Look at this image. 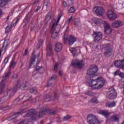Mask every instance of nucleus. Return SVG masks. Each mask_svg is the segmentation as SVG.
<instances>
[{"label": "nucleus", "mask_w": 124, "mask_h": 124, "mask_svg": "<svg viewBox=\"0 0 124 124\" xmlns=\"http://www.w3.org/2000/svg\"><path fill=\"white\" fill-rule=\"evenodd\" d=\"M57 79V76H54L50 78V79H48V82H50V81H55Z\"/></svg>", "instance_id": "43"}, {"label": "nucleus", "mask_w": 124, "mask_h": 124, "mask_svg": "<svg viewBox=\"0 0 124 124\" xmlns=\"http://www.w3.org/2000/svg\"><path fill=\"white\" fill-rule=\"evenodd\" d=\"M44 99L45 101H50L52 100V96L49 94H46L44 96Z\"/></svg>", "instance_id": "30"}, {"label": "nucleus", "mask_w": 124, "mask_h": 124, "mask_svg": "<svg viewBox=\"0 0 124 124\" xmlns=\"http://www.w3.org/2000/svg\"><path fill=\"white\" fill-rule=\"evenodd\" d=\"M41 66H37L36 67V70H39V69H40V68H41Z\"/></svg>", "instance_id": "54"}, {"label": "nucleus", "mask_w": 124, "mask_h": 124, "mask_svg": "<svg viewBox=\"0 0 124 124\" xmlns=\"http://www.w3.org/2000/svg\"><path fill=\"white\" fill-rule=\"evenodd\" d=\"M10 74H11V72L9 71L6 73L5 74V76L3 77V79L0 83V94H2L3 93L4 87L5 86V81H6V79H7V78L10 76Z\"/></svg>", "instance_id": "5"}, {"label": "nucleus", "mask_w": 124, "mask_h": 124, "mask_svg": "<svg viewBox=\"0 0 124 124\" xmlns=\"http://www.w3.org/2000/svg\"><path fill=\"white\" fill-rule=\"evenodd\" d=\"M87 123L89 124H100V122L96 118L93 117V115L89 114L87 117Z\"/></svg>", "instance_id": "8"}, {"label": "nucleus", "mask_w": 124, "mask_h": 124, "mask_svg": "<svg viewBox=\"0 0 124 124\" xmlns=\"http://www.w3.org/2000/svg\"><path fill=\"white\" fill-rule=\"evenodd\" d=\"M58 97H59V94L57 93H55L54 100H55V99H58Z\"/></svg>", "instance_id": "46"}, {"label": "nucleus", "mask_w": 124, "mask_h": 124, "mask_svg": "<svg viewBox=\"0 0 124 124\" xmlns=\"http://www.w3.org/2000/svg\"><path fill=\"white\" fill-rule=\"evenodd\" d=\"M110 120L112 122H116L117 121H119V118H118V117H117V116L114 115L112 117H111Z\"/></svg>", "instance_id": "33"}, {"label": "nucleus", "mask_w": 124, "mask_h": 124, "mask_svg": "<svg viewBox=\"0 0 124 124\" xmlns=\"http://www.w3.org/2000/svg\"><path fill=\"white\" fill-rule=\"evenodd\" d=\"M23 23L25 24V26H27L28 25V23H29V17L28 16H26L23 21Z\"/></svg>", "instance_id": "36"}, {"label": "nucleus", "mask_w": 124, "mask_h": 124, "mask_svg": "<svg viewBox=\"0 0 124 124\" xmlns=\"http://www.w3.org/2000/svg\"><path fill=\"white\" fill-rule=\"evenodd\" d=\"M72 19H73V17L72 16H70V17L66 21V25H69L70 24V22L72 21Z\"/></svg>", "instance_id": "35"}, {"label": "nucleus", "mask_w": 124, "mask_h": 124, "mask_svg": "<svg viewBox=\"0 0 124 124\" xmlns=\"http://www.w3.org/2000/svg\"><path fill=\"white\" fill-rule=\"evenodd\" d=\"M10 108V107H9V106H6V107H4L3 108H2V109L3 111H6V110H8V109H9Z\"/></svg>", "instance_id": "44"}, {"label": "nucleus", "mask_w": 124, "mask_h": 124, "mask_svg": "<svg viewBox=\"0 0 124 124\" xmlns=\"http://www.w3.org/2000/svg\"><path fill=\"white\" fill-rule=\"evenodd\" d=\"M57 110L50 109V108H42L40 111L36 113L35 109L32 108L27 110V109H21L19 111L14 114L13 115L8 118V121H11L16 119L20 115H23V118H28L27 119L23 120L17 124H30L31 121H35L37 119L42 118L45 115H56Z\"/></svg>", "instance_id": "1"}, {"label": "nucleus", "mask_w": 124, "mask_h": 124, "mask_svg": "<svg viewBox=\"0 0 124 124\" xmlns=\"http://www.w3.org/2000/svg\"><path fill=\"white\" fill-rule=\"evenodd\" d=\"M107 17L110 21H114L117 19V15L111 10H108L107 14Z\"/></svg>", "instance_id": "11"}, {"label": "nucleus", "mask_w": 124, "mask_h": 124, "mask_svg": "<svg viewBox=\"0 0 124 124\" xmlns=\"http://www.w3.org/2000/svg\"><path fill=\"white\" fill-rule=\"evenodd\" d=\"M122 124H124V121L122 123Z\"/></svg>", "instance_id": "64"}, {"label": "nucleus", "mask_w": 124, "mask_h": 124, "mask_svg": "<svg viewBox=\"0 0 124 124\" xmlns=\"http://www.w3.org/2000/svg\"><path fill=\"white\" fill-rule=\"evenodd\" d=\"M62 16V15L60 14L58 15L57 21L56 20V19H52L51 21L52 26L50 29V32H51V37L53 38V39H56V38L58 37V33H59V31H60V28H57V27H58V24H59V22H60Z\"/></svg>", "instance_id": "3"}, {"label": "nucleus", "mask_w": 124, "mask_h": 124, "mask_svg": "<svg viewBox=\"0 0 124 124\" xmlns=\"http://www.w3.org/2000/svg\"><path fill=\"white\" fill-rule=\"evenodd\" d=\"M108 98L109 99H114L117 96V92L114 88V87L111 86L108 88Z\"/></svg>", "instance_id": "6"}, {"label": "nucleus", "mask_w": 124, "mask_h": 124, "mask_svg": "<svg viewBox=\"0 0 124 124\" xmlns=\"http://www.w3.org/2000/svg\"><path fill=\"white\" fill-rule=\"evenodd\" d=\"M6 101V98H5V97H2L1 98H0V104H2V103H4Z\"/></svg>", "instance_id": "34"}, {"label": "nucleus", "mask_w": 124, "mask_h": 124, "mask_svg": "<svg viewBox=\"0 0 124 124\" xmlns=\"http://www.w3.org/2000/svg\"><path fill=\"white\" fill-rule=\"evenodd\" d=\"M120 73H121V72L119 70H117L116 72H115L114 76H117V75H119V76Z\"/></svg>", "instance_id": "48"}, {"label": "nucleus", "mask_w": 124, "mask_h": 124, "mask_svg": "<svg viewBox=\"0 0 124 124\" xmlns=\"http://www.w3.org/2000/svg\"><path fill=\"white\" fill-rule=\"evenodd\" d=\"M35 59H36V55H35V54H33V53L30 60L29 68H31V66L32 65V64H33V63L35 62Z\"/></svg>", "instance_id": "20"}, {"label": "nucleus", "mask_w": 124, "mask_h": 124, "mask_svg": "<svg viewBox=\"0 0 124 124\" xmlns=\"http://www.w3.org/2000/svg\"><path fill=\"white\" fill-rule=\"evenodd\" d=\"M51 85H52V83H49L48 82L47 83L46 86L47 87H50V86H51Z\"/></svg>", "instance_id": "56"}, {"label": "nucleus", "mask_w": 124, "mask_h": 124, "mask_svg": "<svg viewBox=\"0 0 124 124\" xmlns=\"http://www.w3.org/2000/svg\"><path fill=\"white\" fill-rule=\"evenodd\" d=\"M91 101L92 102V103H97L98 102L96 97H93L91 99Z\"/></svg>", "instance_id": "39"}, {"label": "nucleus", "mask_w": 124, "mask_h": 124, "mask_svg": "<svg viewBox=\"0 0 124 124\" xmlns=\"http://www.w3.org/2000/svg\"><path fill=\"white\" fill-rule=\"evenodd\" d=\"M9 44H10L9 40H5L4 42L3 43V45L2 46V50H5L7 46L9 45Z\"/></svg>", "instance_id": "23"}, {"label": "nucleus", "mask_w": 124, "mask_h": 124, "mask_svg": "<svg viewBox=\"0 0 124 124\" xmlns=\"http://www.w3.org/2000/svg\"><path fill=\"white\" fill-rule=\"evenodd\" d=\"M43 42H44V40H43V39H41L39 40V46L38 47V49L40 48V46H42V45H43Z\"/></svg>", "instance_id": "38"}, {"label": "nucleus", "mask_w": 124, "mask_h": 124, "mask_svg": "<svg viewBox=\"0 0 124 124\" xmlns=\"http://www.w3.org/2000/svg\"><path fill=\"white\" fill-rule=\"evenodd\" d=\"M74 25L76 28H79L82 26V23L79 19H75L74 21Z\"/></svg>", "instance_id": "22"}, {"label": "nucleus", "mask_w": 124, "mask_h": 124, "mask_svg": "<svg viewBox=\"0 0 124 124\" xmlns=\"http://www.w3.org/2000/svg\"><path fill=\"white\" fill-rule=\"evenodd\" d=\"M18 77V75L16 74H14L13 76H12V79H16Z\"/></svg>", "instance_id": "51"}, {"label": "nucleus", "mask_w": 124, "mask_h": 124, "mask_svg": "<svg viewBox=\"0 0 124 124\" xmlns=\"http://www.w3.org/2000/svg\"><path fill=\"white\" fill-rule=\"evenodd\" d=\"M58 66H59V63H56L54 65V70L55 71H57L58 70Z\"/></svg>", "instance_id": "47"}, {"label": "nucleus", "mask_w": 124, "mask_h": 124, "mask_svg": "<svg viewBox=\"0 0 124 124\" xmlns=\"http://www.w3.org/2000/svg\"><path fill=\"white\" fill-rule=\"evenodd\" d=\"M69 50H70V51L71 52V53H72L73 56L74 57H75V56H76L77 49H76V48H75V47H71Z\"/></svg>", "instance_id": "26"}, {"label": "nucleus", "mask_w": 124, "mask_h": 124, "mask_svg": "<svg viewBox=\"0 0 124 124\" xmlns=\"http://www.w3.org/2000/svg\"><path fill=\"white\" fill-rule=\"evenodd\" d=\"M12 29V23H10L8 24L7 26L5 29L6 33H8L10 31H11V29Z\"/></svg>", "instance_id": "24"}, {"label": "nucleus", "mask_w": 124, "mask_h": 124, "mask_svg": "<svg viewBox=\"0 0 124 124\" xmlns=\"http://www.w3.org/2000/svg\"><path fill=\"white\" fill-rule=\"evenodd\" d=\"M93 21L94 22V24H95V25H98L101 23L102 20L97 17H94L93 18Z\"/></svg>", "instance_id": "27"}, {"label": "nucleus", "mask_w": 124, "mask_h": 124, "mask_svg": "<svg viewBox=\"0 0 124 124\" xmlns=\"http://www.w3.org/2000/svg\"><path fill=\"white\" fill-rule=\"evenodd\" d=\"M71 65L73 66V67H75L76 68H78L79 69L83 68V67L84 66L83 61H79L77 59L71 62Z\"/></svg>", "instance_id": "7"}, {"label": "nucleus", "mask_w": 124, "mask_h": 124, "mask_svg": "<svg viewBox=\"0 0 124 124\" xmlns=\"http://www.w3.org/2000/svg\"><path fill=\"white\" fill-rule=\"evenodd\" d=\"M119 76L121 77V78H124V74L120 72Z\"/></svg>", "instance_id": "53"}, {"label": "nucleus", "mask_w": 124, "mask_h": 124, "mask_svg": "<svg viewBox=\"0 0 124 124\" xmlns=\"http://www.w3.org/2000/svg\"><path fill=\"white\" fill-rule=\"evenodd\" d=\"M62 45L60 43H58L55 45V52H59L62 51Z\"/></svg>", "instance_id": "17"}, {"label": "nucleus", "mask_w": 124, "mask_h": 124, "mask_svg": "<svg viewBox=\"0 0 124 124\" xmlns=\"http://www.w3.org/2000/svg\"><path fill=\"white\" fill-rule=\"evenodd\" d=\"M124 25V22L121 20H117L112 23V27L113 28H119V27H122Z\"/></svg>", "instance_id": "15"}, {"label": "nucleus", "mask_w": 124, "mask_h": 124, "mask_svg": "<svg viewBox=\"0 0 124 124\" xmlns=\"http://www.w3.org/2000/svg\"><path fill=\"white\" fill-rule=\"evenodd\" d=\"M46 56H51L53 53L52 52V46L50 45H47L46 46Z\"/></svg>", "instance_id": "21"}, {"label": "nucleus", "mask_w": 124, "mask_h": 124, "mask_svg": "<svg viewBox=\"0 0 124 124\" xmlns=\"http://www.w3.org/2000/svg\"><path fill=\"white\" fill-rule=\"evenodd\" d=\"M11 0H0V7H3L6 4H7Z\"/></svg>", "instance_id": "25"}, {"label": "nucleus", "mask_w": 124, "mask_h": 124, "mask_svg": "<svg viewBox=\"0 0 124 124\" xmlns=\"http://www.w3.org/2000/svg\"><path fill=\"white\" fill-rule=\"evenodd\" d=\"M93 36L95 41H99L102 38V33L100 32L93 31Z\"/></svg>", "instance_id": "13"}, {"label": "nucleus", "mask_w": 124, "mask_h": 124, "mask_svg": "<svg viewBox=\"0 0 124 124\" xmlns=\"http://www.w3.org/2000/svg\"><path fill=\"white\" fill-rule=\"evenodd\" d=\"M44 123V121L42 120V121H41V122H40V124H43Z\"/></svg>", "instance_id": "58"}, {"label": "nucleus", "mask_w": 124, "mask_h": 124, "mask_svg": "<svg viewBox=\"0 0 124 124\" xmlns=\"http://www.w3.org/2000/svg\"><path fill=\"white\" fill-rule=\"evenodd\" d=\"M30 93H34V94H36V93H37V89L35 87H33L30 90Z\"/></svg>", "instance_id": "31"}, {"label": "nucleus", "mask_w": 124, "mask_h": 124, "mask_svg": "<svg viewBox=\"0 0 124 124\" xmlns=\"http://www.w3.org/2000/svg\"><path fill=\"white\" fill-rule=\"evenodd\" d=\"M100 115L104 116L106 118H108V116L110 115V112H108V111L105 110H101L98 112Z\"/></svg>", "instance_id": "19"}, {"label": "nucleus", "mask_w": 124, "mask_h": 124, "mask_svg": "<svg viewBox=\"0 0 124 124\" xmlns=\"http://www.w3.org/2000/svg\"><path fill=\"white\" fill-rule=\"evenodd\" d=\"M10 58H11V55L9 54L7 55V56L4 59L3 62L4 63H5V64H6L8 62H9V60H10Z\"/></svg>", "instance_id": "28"}, {"label": "nucleus", "mask_w": 124, "mask_h": 124, "mask_svg": "<svg viewBox=\"0 0 124 124\" xmlns=\"http://www.w3.org/2000/svg\"><path fill=\"white\" fill-rule=\"evenodd\" d=\"M16 64L17 62H16V61H15V60L14 59H12L10 62L8 70L10 71L11 69H14Z\"/></svg>", "instance_id": "16"}, {"label": "nucleus", "mask_w": 124, "mask_h": 124, "mask_svg": "<svg viewBox=\"0 0 124 124\" xmlns=\"http://www.w3.org/2000/svg\"><path fill=\"white\" fill-rule=\"evenodd\" d=\"M116 106V103L115 102H112L110 103H108L106 104V107H108V108H111V107H115Z\"/></svg>", "instance_id": "29"}, {"label": "nucleus", "mask_w": 124, "mask_h": 124, "mask_svg": "<svg viewBox=\"0 0 124 124\" xmlns=\"http://www.w3.org/2000/svg\"><path fill=\"white\" fill-rule=\"evenodd\" d=\"M2 52V50L0 51V58L1 57V52Z\"/></svg>", "instance_id": "59"}, {"label": "nucleus", "mask_w": 124, "mask_h": 124, "mask_svg": "<svg viewBox=\"0 0 124 124\" xmlns=\"http://www.w3.org/2000/svg\"><path fill=\"white\" fill-rule=\"evenodd\" d=\"M29 54L28 49H25V51L24 54H23V56H27Z\"/></svg>", "instance_id": "52"}, {"label": "nucleus", "mask_w": 124, "mask_h": 124, "mask_svg": "<svg viewBox=\"0 0 124 124\" xmlns=\"http://www.w3.org/2000/svg\"><path fill=\"white\" fill-rule=\"evenodd\" d=\"M93 11L97 16H102L104 14V8L102 7H94Z\"/></svg>", "instance_id": "9"}, {"label": "nucleus", "mask_w": 124, "mask_h": 124, "mask_svg": "<svg viewBox=\"0 0 124 124\" xmlns=\"http://www.w3.org/2000/svg\"><path fill=\"white\" fill-rule=\"evenodd\" d=\"M39 100V97H36L35 99H33L32 100L31 102H36V101H38Z\"/></svg>", "instance_id": "45"}, {"label": "nucleus", "mask_w": 124, "mask_h": 124, "mask_svg": "<svg viewBox=\"0 0 124 124\" xmlns=\"http://www.w3.org/2000/svg\"><path fill=\"white\" fill-rule=\"evenodd\" d=\"M104 49L105 50L104 54L106 57H108V55H109V54H111L112 51V46H111V44H110L105 45L104 46Z\"/></svg>", "instance_id": "10"}, {"label": "nucleus", "mask_w": 124, "mask_h": 124, "mask_svg": "<svg viewBox=\"0 0 124 124\" xmlns=\"http://www.w3.org/2000/svg\"><path fill=\"white\" fill-rule=\"evenodd\" d=\"M98 70V68L95 65L90 66L89 69L87 70L86 81L88 83L89 87L92 88L93 90H100L105 85V80L101 77H98L95 79H92L96 76V72Z\"/></svg>", "instance_id": "2"}, {"label": "nucleus", "mask_w": 124, "mask_h": 124, "mask_svg": "<svg viewBox=\"0 0 124 124\" xmlns=\"http://www.w3.org/2000/svg\"><path fill=\"white\" fill-rule=\"evenodd\" d=\"M1 15V10L0 9V16Z\"/></svg>", "instance_id": "60"}, {"label": "nucleus", "mask_w": 124, "mask_h": 124, "mask_svg": "<svg viewBox=\"0 0 124 124\" xmlns=\"http://www.w3.org/2000/svg\"><path fill=\"white\" fill-rule=\"evenodd\" d=\"M75 12V8L74 7H71L69 10V13H73Z\"/></svg>", "instance_id": "37"}, {"label": "nucleus", "mask_w": 124, "mask_h": 124, "mask_svg": "<svg viewBox=\"0 0 124 124\" xmlns=\"http://www.w3.org/2000/svg\"><path fill=\"white\" fill-rule=\"evenodd\" d=\"M26 88H27V81H24L23 83H20V80H18L16 81V83L15 88H11L10 89H8L7 90V94L10 96L11 95H13L18 90V89H20L22 91H24L26 90Z\"/></svg>", "instance_id": "4"}, {"label": "nucleus", "mask_w": 124, "mask_h": 124, "mask_svg": "<svg viewBox=\"0 0 124 124\" xmlns=\"http://www.w3.org/2000/svg\"><path fill=\"white\" fill-rule=\"evenodd\" d=\"M62 5L63 7H66L67 6V3H66V1H64L62 3Z\"/></svg>", "instance_id": "49"}, {"label": "nucleus", "mask_w": 124, "mask_h": 124, "mask_svg": "<svg viewBox=\"0 0 124 124\" xmlns=\"http://www.w3.org/2000/svg\"><path fill=\"white\" fill-rule=\"evenodd\" d=\"M71 118V117L70 116L67 115L63 118V121H67V120H69Z\"/></svg>", "instance_id": "40"}, {"label": "nucleus", "mask_w": 124, "mask_h": 124, "mask_svg": "<svg viewBox=\"0 0 124 124\" xmlns=\"http://www.w3.org/2000/svg\"><path fill=\"white\" fill-rule=\"evenodd\" d=\"M19 20H20V18L19 17H17L15 23H14V24H12V27H15V26L17 25V23H18V22H19Z\"/></svg>", "instance_id": "41"}, {"label": "nucleus", "mask_w": 124, "mask_h": 124, "mask_svg": "<svg viewBox=\"0 0 124 124\" xmlns=\"http://www.w3.org/2000/svg\"><path fill=\"white\" fill-rule=\"evenodd\" d=\"M104 28H105V32L107 34H110L112 32V29L110 27V25L107 23L106 22L104 24Z\"/></svg>", "instance_id": "14"}, {"label": "nucleus", "mask_w": 124, "mask_h": 124, "mask_svg": "<svg viewBox=\"0 0 124 124\" xmlns=\"http://www.w3.org/2000/svg\"><path fill=\"white\" fill-rule=\"evenodd\" d=\"M85 94L89 95V96H92L93 95V91L91 89H89L86 93H85Z\"/></svg>", "instance_id": "32"}, {"label": "nucleus", "mask_w": 124, "mask_h": 124, "mask_svg": "<svg viewBox=\"0 0 124 124\" xmlns=\"http://www.w3.org/2000/svg\"><path fill=\"white\" fill-rule=\"evenodd\" d=\"M63 43H64V44H65V43H66V38H64Z\"/></svg>", "instance_id": "57"}, {"label": "nucleus", "mask_w": 124, "mask_h": 124, "mask_svg": "<svg viewBox=\"0 0 124 124\" xmlns=\"http://www.w3.org/2000/svg\"><path fill=\"white\" fill-rule=\"evenodd\" d=\"M31 94H26L25 96L23 95H19L18 96V98L19 100H23V102H26V101H28V100H31Z\"/></svg>", "instance_id": "12"}, {"label": "nucleus", "mask_w": 124, "mask_h": 124, "mask_svg": "<svg viewBox=\"0 0 124 124\" xmlns=\"http://www.w3.org/2000/svg\"><path fill=\"white\" fill-rule=\"evenodd\" d=\"M8 19H9V16H8V17H7V20H8Z\"/></svg>", "instance_id": "62"}, {"label": "nucleus", "mask_w": 124, "mask_h": 124, "mask_svg": "<svg viewBox=\"0 0 124 124\" xmlns=\"http://www.w3.org/2000/svg\"><path fill=\"white\" fill-rule=\"evenodd\" d=\"M37 58H39V54H38V55H37Z\"/></svg>", "instance_id": "61"}, {"label": "nucleus", "mask_w": 124, "mask_h": 124, "mask_svg": "<svg viewBox=\"0 0 124 124\" xmlns=\"http://www.w3.org/2000/svg\"><path fill=\"white\" fill-rule=\"evenodd\" d=\"M38 108H40V105H39V106H38Z\"/></svg>", "instance_id": "63"}, {"label": "nucleus", "mask_w": 124, "mask_h": 124, "mask_svg": "<svg viewBox=\"0 0 124 124\" xmlns=\"http://www.w3.org/2000/svg\"><path fill=\"white\" fill-rule=\"evenodd\" d=\"M59 76H62V71L59 72Z\"/></svg>", "instance_id": "55"}, {"label": "nucleus", "mask_w": 124, "mask_h": 124, "mask_svg": "<svg viewBox=\"0 0 124 124\" xmlns=\"http://www.w3.org/2000/svg\"><path fill=\"white\" fill-rule=\"evenodd\" d=\"M39 9H40V7L39 6L35 7L34 9V12H37L38 10H39Z\"/></svg>", "instance_id": "50"}, {"label": "nucleus", "mask_w": 124, "mask_h": 124, "mask_svg": "<svg viewBox=\"0 0 124 124\" xmlns=\"http://www.w3.org/2000/svg\"><path fill=\"white\" fill-rule=\"evenodd\" d=\"M77 41V39L75 37H74V36L72 35H70V39L68 41L69 46H71L74 43V42H76Z\"/></svg>", "instance_id": "18"}, {"label": "nucleus", "mask_w": 124, "mask_h": 124, "mask_svg": "<svg viewBox=\"0 0 124 124\" xmlns=\"http://www.w3.org/2000/svg\"><path fill=\"white\" fill-rule=\"evenodd\" d=\"M46 21H49L51 20V16H49V15H47L45 18Z\"/></svg>", "instance_id": "42"}]
</instances>
